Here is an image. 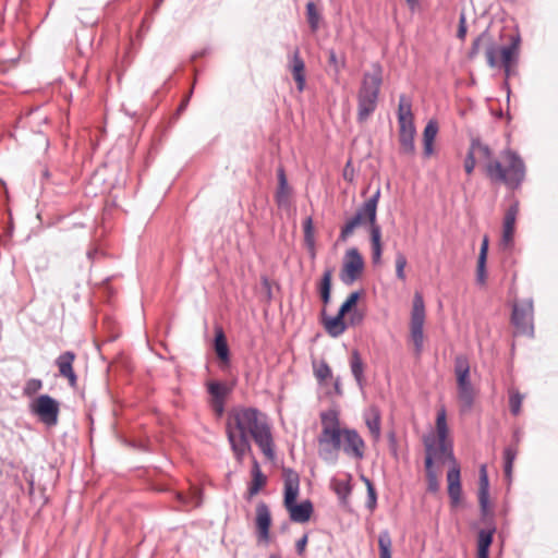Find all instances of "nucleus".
Returning a JSON list of instances; mask_svg holds the SVG:
<instances>
[{
  "mask_svg": "<svg viewBox=\"0 0 558 558\" xmlns=\"http://www.w3.org/2000/svg\"><path fill=\"white\" fill-rule=\"evenodd\" d=\"M383 83V68L374 63L369 71L363 74L357 93V121L365 122L376 110L380 86Z\"/></svg>",
  "mask_w": 558,
  "mask_h": 558,
  "instance_id": "4",
  "label": "nucleus"
},
{
  "mask_svg": "<svg viewBox=\"0 0 558 558\" xmlns=\"http://www.w3.org/2000/svg\"><path fill=\"white\" fill-rule=\"evenodd\" d=\"M533 301L531 299L514 303L511 315V323L517 331L522 335L532 337L534 332L533 325Z\"/></svg>",
  "mask_w": 558,
  "mask_h": 558,
  "instance_id": "11",
  "label": "nucleus"
},
{
  "mask_svg": "<svg viewBox=\"0 0 558 558\" xmlns=\"http://www.w3.org/2000/svg\"><path fill=\"white\" fill-rule=\"evenodd\" d=\"M363 371H364L363 362H362L359 353L355 351V352H353L352 357H351V372L360 386H362L363 379H364Z\"/></svg>",
  "mask_w": 558,
  "mask_h": 558,
  "instance_id": "36",
  "label": "nucleus"
},
{
  "mask_svg": "<svg viewBox=\"0 0 558 558\" xmlns=\"http://www.w3.org/2000/svg\"><path fill=\"white\" fill-rule=\"evenodd\" d=\"M424 323H425V304L423 296L420 293H415L413 298V305L411 312V339L414 343L415 351L420 354L424 345Z\"/></svg>",
  "mask_w": 558,
  "mask_h": 558,
  "instance_id": "9",
  "label": "nucleus"
},
{
  "mask_svg": "<svg viewBox=\"0 0 558 558\" xmlns=\"http://www.w3.org/2000/svg\"><path fill=\"white\" fill-rule=\"evenodd\" d=\"M366 425L375 438L380 436V415L376 409H372L366 417Z\"/></svg>",
  "mask_w": 558,
  "mask_h": 558,
  "instance_id": "33",
  "label": "nucleus"
},
{
  "mask_svg": "<svg viewBox=\"0 0 558 558\" xmlns=\"http://www.w3.org/2000/svg\"><path fill=\"white\" fill-rule=\"evenodd\" d=\"M488 238L485 235L481 244L476 268V280L480 284H484L486 281V260L488 253Z\"/></svg>",
  "mask_w": 558,
  "mask_h": 558,
  "instance_id": "27",
  "label": "nucleus"
},
{
  "mask_svg": "<svg viewBox=\"0 0 558 558\" xmlns=\"http://www.w3.org/2000/svg\"><path fill=\"white\" fill-rule=\"evenodd\" d=\"M425 471H426L428 492L437 493L439 490L438 473L435 471L434 465H430V464H429V468L425 466Z\"/></svg>",
  "mask_w": 558,
  "mask_h": 558,
  "instance_id": "40",
  "label": "nucleus"
},
{
  "mask_svg": "<svg viewBox=\"0 0 558 558\" xmlns=\"http://www.w3.org/2000/svg\"><path fill=\"white\" fill-rule=\"evenodd\" d=\"M331 281H332V269L328 268L323 274V277L318 284V292L319 293L331 292Z\"/></svg>",
  "mask_w": 558,
  "mask_h": 558,
  "instance_id": "43",
  "label": "nucleus"
},
{
  "mask_svg": "<svg viewBox=\"0 0 558 558\" xmlns=\"http://www.w3.org/2000/svg\"><path fill=\"white\" fill-rule=\"evenodd\" d=\"M410 10L414 11L418 7V0H405Z\"/></svg>",
  "mask_w": 558,
  "mask_h": 558,
  "instance_id": "55",
  "label": "nucleus"
},
{
  "mask_svg": "<svg viewBox=\"0 0 558 558\" xmlns=\"http://www.w3.org/2000/svg\"><path fill=\"white\" fill-rule=\"evenodd\" d=\"M178 498L187 508H195L201 506L202 504L201 492L198 488H193L192 493L189 496L179 494Z\"/></svg>",
  "mask_w": 558,
  "mask_h": 558,
  "instance_id": "37",
  "label": "nucleus"
},
{
  "mask_svg": "<svg viewBox=\"0 0 558 558\" xmlns=\"http://www.w3.org/2000/svg\"><path fill=\"white\" fill-rule=\"evenodd\" d=\"M485 54L487 64L490 68H502L506 77H509L517 64L519 56V39L512 38L511 43L505 46H498L492 41L487 46Z\"/></svg>",
  "mask_w": 558,
  "mask_h": 558,
  "instance_id": "7",
  "label": "nucleus"
},
{
  "mask_svg": "<svg viewBox=\"0 0 558 558\" xmlns=\"http://www.w3.org/2000/svg\"><path fill=\"white\" fill-rule=\"evenodd\" d=\"M447 482L448 495L451 499V504L456 506L460 502L462 494L460 466L456 460H453V464L447 473Z\"/></svg>",
  "mask_w": 558,
  "mask_h": 558,
  "instance_id": "18",
  "label": "nucleus"
},
{
  "mask_svg": "<svg viewBox=\"0 0 558 558\" xmlns=\"http://www.w3.org/2000/svg\"><path fill=\"white\" fill-rule=\"evenodd\" d=\"M436 432H437L436 438H440V439H446L447 440L448 426H447V414H446L445 408H441L437 412Z\"/></svg>",
  "mask_w": 558,
  "mask_h": 558,
  "instance_id": "34",
  "label": "nucleus"
},
{
  "mask_svg": "<svg viewBox=\"0 0 558 558\" xmlns=\"http://www.w3.org/2000/svg\"><path fill=\"white\" fill-rule=\"evenodd\" d=\"M303 228H304V236L305 235H313L314 232H313V221H312V218L311 217H307L303 223Z\"/></svg>",
  "mask_w": 558,
  "mask_h": 558,
  "instance_id": "51",
  "label": "nucleus"
},
{
  "mask_svg": "<svg viewBox=\"0 0 558 558\" xmlns=\"http://www.w3.org/2000/svg\"><path fill=\"white\" fill-rule=\"evenodd\" d=\"M438 133V124L435 121H429L423 132V142H424V155L425 157H430L434 153V141Z\"/></svg>",
  "mask_w": 558,
  "mask_h": 558,
  "instance_id": "26",
  "label": "nucleus"
},
{
  "mask_svg": "<svg viewBox=\"0 0 558 558\" xmlns=\"http://www.w3.org/2000/svg\"><path fill=\"white\" fill-rule=\"evenodd\" d=\"M307 544V535H304L296 542V551L302 555Z\"/></svg>",
  "mask_w": 558,
  "mask_h": 558,
  "instance_id": "52",
  "label": "nucleus"
},
{
  "mask_svg": "<svg viewBox=\"0 0 558 558\" xmlns=\"http://www.w3.org/2000/svg\"><path fill=\"white\" fill-rule=\"evenodd\" d=\"M322 432L317 438L318 454L329 463H336L339 451L355 459L364 457L365 442L355 429L341 428L338 413L333 410L320 414Z\"/></svg>",
  "mask_w": 558,
  "mask_h": 558,
  "instance_id": "2",
  "label": "nucleus"
},
{
  "mask_svg": "<svg viewBox=\"0 0 558 558\" xmlns=\"http://www.w3.org/2000/svg\"><path fill=\"white\" fill-rule=\"evenodd\" d=\"M304 240H305V243H306V245L308 246V248H313V247H315V239H314V234H313V235H305V236H304Z\"/></svg>",
  "mask_w": 558,
  "mask_h": 558,
  "instance_id": "53",
  "label": "nucleus"
},
{
  "mask_svg": "<svg viewBox=\"0 0 558 558\" xmlns=\"http://www.w3.org/2000/svg\"><path fill=\"white\" fill-rule=\"evenodd\" d=\"M300 490L299 475L292 470L284 471V507L295 504Z\"/></svg>",
  "mask_w": 558,
  "mask_h": 558,
  "instance_id": "19",
  "label": "nucleus"
},
{
  "mask_svg": "<svg viewBox=\"0 0 558 558\" xmlns=\"http://www.w3.org/2000/svg\"><path fill=\"white\" fill-rule=\"evenodd\" d=\"M328 60H329V64L335 68L337 73L344 66V61L343 60L340 61L337 58L335 50H332V49L328 51Z\"/></svg>",
  "mask_w": 558,
  "mask_h": 558,
  "instance_id": "49",
  "label": "nucleus"
},
{
  "mask_svg": "<svg viewBox=\"0 0 558 558\" xmlns=\"http://www.w3.org/2000/svg\"><path fill=\"white\" fill-rule=\"evenodd\" d=\"M363 269L364 260L357 248H349L344 254L340 280L345 286H352L361 277Z\"/></svg>",
  "mask_w": 558,
  "mask_h": 558,
  "instance_id": "12",
  "label": "nucleus"
},
{
  "mask_svg": "<svg viewBox=\"0 0 558 558\" xmlns=\"http://www.w3.org/2000/svg\"><path fill=\"white\" fill-rule=\"evenodd\" d=\"M278 190L276 193V202L279 206L289 205L291 190L288 184V180L283 168L278 169Z\"/></svg>",
  "mask_w": 558,
  "mask_h": 558,
  "instance_id": "25",
  "label": "nucleus"
},
{
  "mask_svg": "<svg viewBox=\"0 0 558 558\" xmlns=\"http://www.w3.org/2000/svg\"><path fill=\"white\" fill-rule=\"evenodd\" d=\"M207 391L210 395L213 410L220 416L225 411V399L230 391L228 386L219 381H209L207 384Z\"/></svg>",
  "mask_w": 558,
  "mask_h": 558,
  "instance_id": "16",
  "label": "nucleus"
},
{
  "mask_svg": "<svg viewBox=\"0 0 558 558\" xmlns=\"http://www.w3.org/2000/svg\"><path fill=\"white\" fill-rule=\"evenodd\" d=\"M290 514V519L294 522H307L313 513V505L310 500L301 504H293L290 508H286Z\"/></svg>",
  "mask_w": 558,
  "mask_h": 558,
  "instance_id": "23",
  "label": "nucleus"
},
{
  "mask_svg": "<svg viewBox=\"0 0 558 558\" xmlns=\"http://www.w3.org/2000/svg\"><path fill=\"white\" fill-rule=\"evenodd\" d=\"M484 172L493 183H502L508 189H518L525 178V165L522 158L511 149L500 153L498 159H488Z\"/></svg>",
  "mask_w": 558,
  "mask_h": 558,
  "instance_id": "3",
  "label": "nucleus"
},
{
  "mask_svg": "<svg viewBox=\"0 0 558 558\" xmlns=\"http://www.w3.org/2000/svg\"><path fill=\"white\" fill-rule=\"evenodd\" d=\"M493 542V532L482 530L478 533L477 558H488L489 547Z\"/></svg>",
  "mask_w": 558,
  "mask_h": 558,
  "instance_id": "31",
  "label": "nucleus"
},
{
  "mask_svg": "<svg viewBox=\"0 0 558 558\" xmlns=\"http://www.w3.org/2000/svg\"><path fill=\"white\" fill-rule=\"evenodd\" d=\"M343 175H344V179H347V180H349V181H351V180H352L351 173H348V170H347V169H345V171H344V174H343Z\"/></svg>",
  "mask_w": 558,
  "mask_h": 558,
  "instance_id": "59",
  "label": "nucleus"
},
{
  "mask_svg": "<svg viewBox=\"0 0 558 558\" xmlns=\"http://www.w3.org/2000/svg\"><path fill=\"white\" fill-rule=\"evenodd\" d=\"M343 175H344V179H347V180H349V181H351V180H352L351 173H348V170H347V169H345V171H344V174H343Z\"/></svg>",
  "mask_w": 558,
  "mask_h": 558,
  "instance_id": "58",
  "label": "nucleus"
},
{
  "mask_svg": "<svg viewBox=\"0 0 558 558\" xmlns=\"http://www.w3.org/2000/svg\"><path fill=\"white\" fill-rule=\"evenodd\" d=\"M454 375L460 409L462 412H468L472 409L477 392L471 383L470 363L465 355L456 356Z\"/></svg>",
  "mask_w": 558,
  "mask_h": 558,
  "instance_id": "5",
  "label": "nucleus"
},
{
  "mask_svg": "<svg viewBox=\"0 0 558 558\" xmlns=\"http://www.w3.org/2000/svg\"><path fill=\"white\" fill-rule=\"evenodd\" d=\"M31 412L38 416L40 422L47 426H54L58 423L60 404L49 395H40L29 404Z\"/></svg>",
  "mask_w": 558,
  "mask_h": 558,
  "instance_id": "10",
  "label": "nucleus"
},
{
  "mask_svg": "<svg viewBox=\"0 0 558 558\" xmlns=\"http://www.w3.org/2000/svg\"><path fill=\"white\" fill-rule=\"evenodd\" d=\"M457 36L461 40H464L465 36H466V17L463 12L460 14L459 28H458Z\"/></svg>",
  "mask_w": 558,
  "mask_h": 558,
  "instance_id": "50",
  "label": "nucleus"
},
{
  "mask_svg": "<svg viewBox=\"0 0 558 558\" xmlns=\"http://www.w3.org/2000/svg\"><path fill=\"white\" fill-rule=\"evenodd\" d=\"M335 493L340 498H347L351 493V486L349 481L335 480L331 483Z\"/></svg>",
  "mask_w": 558,
  "mask_h": 558,
  "instance_id": "42",
  "label": "nucleus"
},
{
  "mask_svg": "<svg viewBox=\"0 0 558 558\" xmlns=\"http://www.w3.org/2000/svg\"><path fill=\"white\" fill-rule=\"evenodd\" d=\"M76 355L72 351H65L56 360V365L61 377L65 378L69 385L74 388L77 385V376L73 369V363Z\"/></svg>",
  "mask_w": 558,
  "mask_h": 558,
  "instance_id": "15",
  "label": "nucleus"
},
{
  "mask_svg": "<svg viewBox=\"0 0 558 558\" xmlns=\"http://www.w3.org/2000/svg\"><path fill=\"white\" fill-rule=\"evenodd\" d=\"M519 213L518 204L511 205L504 217L501 245L506 248L513 244L515 220Z\"/></svg>",
  "mask_w": 558,
  "mask_h": 558,
  "instance_id": "17",
  "label": "nucleus"
},
{
  "mask_svg": "<svg viewBox=\"0 0 558 558\" xmlns=\"http://www.w3.org/2000/svg\"><path fill=\"white\" fill-rule=\"evenodd\" d=\"M425 466L429 468L435 461L441 462L449 458L452 462L454 460L451 451V446L446 439L436 438L435 435L425 437Z\"/></svg>",
  "mask_w": 558,
  "mask_h": 558,
  "instance_id": "13",
  "label": "nucleus"
},
{
  "mask_svg": "<svg viewBox=\"0 0 558 558\" xmlns=\"http://www.w3.org/2000/svg\"><path fill=\"white\" fill-rule=\"evenodd\" d=\"M267 482L266 476L263 474L260 466L256 459H253V468H252V482L248 487V495L253 497L258 494L259 490L265 486Z\"/></svg>",
  "mask_w": 558,
  "mask_h": 558,
  "instance_id": "28",
  "label": "nucleus"
},
{
  "mask_svg": "<svg viewBox=\"0 0 558 558\" xmlns=\"http://www.w3.org/2000/svg\"><path fill=\"white\" fill-rule=\"evenodd\" d=\"M364 482L367 486V496H368V500H367V507L373 510L376 506V490H375V487L374 485L372 484V482L364 477Z\"/></svg>",
  "mask_w": 558,
  "mask_h": 558,
  "instance_id": "48",
  "label": "nucleus"
},
{
  "mask_svg": "<svg viewBox=\"0 0 558 558\" xmlns=\"http://www.w3.org/2000/svg\"><path fill=\"white\" fill-rule=\"evenodd\" d=\"M323 325L327 333L333 338L339 337L345 331L347 325L344 323V315L338 312L336 316H326L323 311Z\"/></svg>",
  "mask_w": 558,
  "mask_h": 558,
  "instance_id": "22",
  "label": "nucleus"
},
{
  "mask_svg": "<svg viewBox=\"0 0 558 558\" xmlns=\"http://www.w3.org/2000/svg\"><path fill=\"white\" fill-rule=\"evenodd\" d=\"M492 43L488 32H483L472 44L470 50V58H474L481 49V44H485L486 47Z\"/></svg>",
  "mask_w": 558,
  "mask_h": 558,
  "instance_id": "41",
  "label": "nucleus"
},
{
  "mask_svg": "<svg viewBox=\"0 0 558 558\" xmlns=\"http://www.w3.org/2000/svg\"><path fill=\"white\" fill-rule=\"evenodd\" d=\"M43 388V381L37 378L28 379L23 388V393L27 397H32Z\"/></svg>",
  "mask_w": 558,
  "mask_h": 558,
  "instance_id": "44",
  "label": "nucleus"
},
{
  "mask_svg": "<svg viewBox=\"0 0 558 558\" xmlns=\"http://www.w3.org/2000/svg\"><path fill=\"white\" fill-rule=\"evenodd\" d=\"M398 123H399V142L402 154L414 155L415 145V125L413 113L411 109V102L405 96H400L398 106Z\"/></svg>",
  "mask_w": 558,
  "mask_h": 558,
  "instance_id": "8",
  "label": "nucleus"
},
{
  "mask_svg": "<svg viewBox=\"0 0 558 558\" xmlns=\"http://www.w3.org/2000/svg\"><path fill=\"white\" fill-rule=\"evenodd\" d=\"M523 397L519 392H511L509 398L510 410L513 415H518L521 410Z\"/></svg>",
  "mask_w": 558,
  "mask_h": 558,
  "instance_id": "47",
  "label": "nucleus"
},
{
  "mask_svg": "<svg viewBox=\"0 0 558 558\" xmlns=\"http://www.w3.org/2000/svg\"><path fill=\"white\" fill-rule=\"evenodd\" d=\"M371 244H372V262L375 265L380 264L383 255L381 229L378 223L369 227Z\"/></svg>",
  "mask_w": 558,
  "mask_h": 558,
  "instance_id": "24",
  "label": "nucleus"
},
{
  "mask_svg": "<svg viewBox=\"0 0 558 558\" xmlns=\"http://www.w3.org/2000/svg\"><path fill=\"white\" fill-rule=\"evenodd\" d=\"M492 156L493 150L488 145L477 138L472 140L464 160L465 172L469 175L472 174L477 161L484 166L488 159H492Z\"/></svg>",
  "mask_w": 558,
  "mask_h": 558,
  "instance_id": "14",
  "label": "nucleus"
},
{
  "mask_svg": "<svg viewBox=\"0 0 558 558\" xmlns=\"http://www.w3.org/2000/svg\"><path fill=\"white\" fill-rule=\"evenodd\" d=\"M330 294H331V292H328V293H319L320 299H322V301H323V303H324L325 305H327V304L330 302Z\"/></svg>",
  "mask_w": 558,
  "mask_h": 558,
  "instance_id": "54",
  "label": "nucleus"
},
{
  "mask_svg": "<svg viewBox=\"0 0 558 558\" xmlns=\"http://www.w3.org/2000/svg\"><path fill=\"white\" fill-rule=\"evenodd\" d=\"M226 430L231 449L238 462L242 463L251 451L248 436L255 440L263 453L274 458V441L266 416L253 408L233 410L227 418Z\"/></svg>",
  "mask_w": 558,
  "mask_h": 558,
  "instance_id": "1",
  "label": "nucleus"
},
{
  "mask_svg": "<svg viewBox=\"0 0 558 558\" xmlns=\"http://www.w3.org/2000/svg\"><path fill=\"white\" fill-rule=\"evenodd\" d=\"M28 485H29L28 494L33 495V493H34V480H33V477L28 478Z\"/></svg>",
  "mask_w": 558,
  "mask_h": 558,
  "instance_id": "56",
  "label": "nucleus"
},
{
  "mask_svg": "<svg viewBox=\"0 0 558 558\" xmlns=\"http://www.w3.org/2000/svg\"><path fill=\"white\" fill-rule=\"evenodd\" d=\"M314 375L319 383H324L331 377V368L325 361L314 363Z\"/></svg>",
  "mask_w": 558,
  "mask_h": 558,
  "instance_id": "39",
  "label": "nucleus"
},
{
  "mask_svg": "<svg viewBox=\"0 0 558 558\" xmlns=\"http://www.w3.org/2000/svg\"><path fill=\"white\" fill-rule=\"evenodd\" d=\"M290 70L299 92H302L305 87V63L300 56L299 48H295L291 56Z\"/></svg>",
  "mask_w": 558,
  "mask_h": 558,
  "instance_id": "21",
  "label": "nucleus"
},
{
  "mask_svg": "<svg viewBox=\"0 0 558 558\" xmlns=\"http://www.w3.org/2000/svg\"><path fill=\"white\" fill-rule=\"evenodd\" d=\"M379 558H391L392 541L388 531L380 532L378 536Z\"/></svg>",
  "mask_w": 558,
  "mask_h": 558,
  "instance_id": "32",
  "label": "nucleus"
},
{
  "mask_svg": "<svg viewBox=\"0 0 558 558\" xmlns=\"http://www.w3.org/2000/svg\"><path fill=\"white\" fill-rule=\"evenodd\" d=\"M361 298V292H352L348 299L342 303V305L339 308V312H341L343 315L349 313L353 306L356 305L359 299Z\"/></svg>",
  "mask_w": 558,
  "mask_h": 558,
  "instance_id": "45",
  "label": "nucleus"
},
{
  "mask_svg": "<svg viewBox=\"0 0 558 558\" xmlns=\"http://www.w3.org/2000/svg\"><path fill=\"white\" fill-rule=\"evenodd\" d=\"M270 524V510L265 502H259L256 507V527L260 539L268 541Z\"/></svg>",
  "mask_w": 558,
  "mask_h": 558,
  "instance_id": "20",
  "label": "nucleus"
},
{
  "mask_svg": "<svg viewBox=\"0 0 558 558\" xmlns=\"http://www.w3.org/2000/svg\"><path fill=\"white\" fill-rule=\"evenodd\" d=\"M489 496V482L487 468L485 464L480 468V489H478V501L483 510H486L488 505Z\"/></svg>",
  "mask_w": 558,
  "mask_h": 558,
  "instance_id": "29",
  "label": "nucleus"
},
{
  "mask_svg": "<svg viewBox=\"0 0 558 558\" xmlns=\"http://www.w3.org/2000/svg\"><path fill=\"white\" fill-rule=\"evenodd\" d=\"M306 14H307V21H308L311 29L313 32H316L319 26L320 15L317 12L316 5L314 2L311 1L306 4Z\"/></svg>",
  "mask_w": 558,
  "mask_h": 558,
  "instance_id": "38",
  "label": "nucleus"
},
{
  "mask_svg": "<svg viewBox=\"0 0 558 558\" xmlns=\"http://www.w3.org/2000/svg\"><path fill=\"white\" fill-rule=\"evenodd\" d=\"M215 351L222 363H229V348L221 328L216 330Z\"/></svg>",
  "mask_w": 558,
  "mask_h": 558,
  "instance_id": "30",
  "label": "nucleus"
},
{
  "mask_svg": "<svg viewBox=\"0 0 558 558\" xmlns=\"http://www.w3.org/2000/svg\"><path fill=\"white\" fill-rule=\"evenodd\" d=\"M407 266V257L401 252L396 255V275L400 280H405L404 268Z\"/></svg>",
  "mask_w": 558,
  "mask_h": 558,
  "instance_id": "46",
  "label": "nucleus"
},
{
  "mask_svg": "<svg viewBox=\"0 0 558 558\" xmlns=\"http://www.w3.org/2000/svg\"><path fill=\"white\" fill-rule=\"evenodd\" d=\"M310 254H311V258H312V259H314V258H315V256H316V250H315V247L310 248Z\"/></svg>",
  "mask_w": 558,
  "mask_h": 558,
  "instance_id": "57",
  "label": "nucleus"
},
{
  "mask_svg": "<svg viewBox=\"0 0 558 558\" xmlns=\"http://www.w3.org/2000/svg\"><path fill=\"white\" fill-rule=\"evenodd\" d=\"M380 198V189L377 187L372 196H369L361 207L356 210L355 215L350 218L341 228L340 239L345 241L356 228L362 226L372 227L376 225L377 205Z\"/></svg>",
  "mask_w": 558,
  "mask_h": 558,
  "instance_id": "6",
  "label": "nucleus"
},
{
  "mask_svg": "<svg viewBox=\"0 0 558 558\" xmlns=\"http://www.w3.org/2000/svg\"><path fill=\"white\" fill-rule=\"evenodd\" d=\"M518 450L515 447L509 446L504 451L505 460V475L508 480H511L513 462L517 458Z\"/></svg>",
  "mask_w": 558,
  "mask_h": 558,
  "instance_id": "35",
  "label": "nucleus"
}]
</instances>
